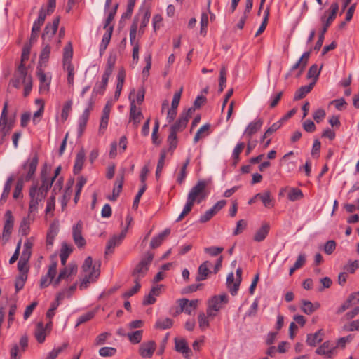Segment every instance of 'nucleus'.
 Listing matches in <instances>:
<instances>
[{
	"mask_svg": "<svg viewBox=\"0 0 359 359\" xmlns=\"http://www.w3.org/2000/svg\"><path fill=\"white\" fill-rule=\"evenodd\" d=\"M100 264L93 266L91 257L89 256L86 258L82 266V270L85 274L80 280L79 290L87 289L88 284L95 281L100 274Z\"/></svg>",
	"mask_w": 359,
	"mask_h": 359,
	"instance_id": "nucleus-1",
	"label": "nucleus"
},
{
	"mask_svg": "<svg viewBox=\"0 0 359 359\" xmlns=\"http://www.w3.org/2000/svg\"><path fill=\"white\" fill-rule=\"evenodd\" d=\"M338 11H339L338 3L334 2L330 6L328 16L327 17V15H326L327 12H325L324 15H323L321 17L320 20L323 23V28H322L320 34L318 36V39L314 46L315 50H319L320 49V48L322 47L323 41H324V35L326 33L327 28L330 26L332 22L336 18V15H337Z\"/></svg>",
	"mask_w": 359,
	"mask_h": 359,
	"instance_id": "nucleus-2",
	"label": "nucleus"
},
{
	"mask_svg": "<svg viewBox=\"0 0 359 359\" xmlns=\"http://www.w3.org/2000/svg\"><path fill=\"white\" fill-rule=\"evenodd\" d=\"M229 299L226 294L213 295L207 302L206 313L211 320H213L218 312L228 303Z\"/></svg>",
	"mask_w": 359,
	"mask_h": 359,
	"instance_id": "nucleus-3",
	"label": "nucleus"
},
{
	"mask_svg": "<svg viewBox=\"0 0 359 359\" xmlns=\"http://www.w3.org/2000/svg\"><path fill=\"white\" fill-rule=\"evenodd\" d=\"M207 182L205 180H199L195 186H194L189 191L187 199L194 203H201L204 201L207 196L205 188Z\"/></svg>",
	"mask_w": 359,
	"mask_h": 359,
	"instance_id": "nucleus-4",
	"label": "nucleus"
},
{
	"mask_svg": "<svg viewBox=\"0 0 359 359\" xmlns=\"http://www.w3.org/2000/svg\"><path fill=\"white\" fill-rule=\"evenodd\" d=\"M39 163V157L37 154L27 159L26 162L22 165V169L25 173L22 174L19 178L23 180L25 182L30 181L34 176L35 172Z\"/></svg>",
	"mask_w": 359,
	"mask_h": 359,
	"instance_id": "nucleus-5",
	"label": "nucleus"
},
{
	"mask_svg": "<svg viewBox=\"0 0 359 359\" xmlns=\"http://www.w3.org/2000/svg\"><path fill=\"white\" fill-rule=\"evenodd\" d=\"M153 259L154 254L148 252L146 254V256L142 258L138 264L135 266L133 273V276L135 277V278L140 279L146 275Z\"/></svg>",
	"mask_w": 359,
	"mask_h": 359,
	"instance_id": "nucleus-6",
	"label": "nucleus"
},
{
	"mask_svg": "<svg viewBox=\"0 0 359 359\" xmlns=\"http://www.w3.org/2000/svg\"><path fill=\"white\" fill-rule=\"evenodd\" d=\"M60 17H55L52 23H47L42 34V39L44 43H53V38L55 36L60 23Z\"/></svg>",
	"mask_w": 359,
	"mask_h": 359,
	"instance_id": "nucleus-7",
	"label": "nucleus"
},
{
	"mask_svg": "<svg viewBox=\"0 0 359 359\" xmlns=\"http://www.w3.org/2000/svg\"><path fill=\"white\" fill-rule=\"evenodd\" d=\"M26 78L32 79V76L27 75V69L25 64H20L17 70L15 72L13 78L11 80V83L13 87L19 88L21 84L25 83Z\"/></svg>",
	"mask_w": 359,
	"mask_h": 359,
	"instance_id": "nucleus-8",
	"label": "nucleus"
},
{
	"mask_svg": "<svg viewBox=\"0 0 359 359\" xmlns=\"http://www.w3.org/2000/svg\"><path fill=\"white\" fill-rule=\"evenodd\" d=\"M177 302L179 303V309L176 311L174 316H177L182 312L191 314L192 311L197 309L199 302L198 299L189 300L185 298L180 299Z\"/></svg>",
	"mask_w": 359,
	"mask_h": 359,
	"instance_id": "nucleus-9",
	"label": "nucleus"
},
{
	"mask_svg": "<svg viewBox=\"0 0 359 359\" xmlns=\"http://www.w3.org/2000/svg\"><path fill=\"white\" fill-rule=\"evenodd\" d=\"M316 353L326 358H333L337 353L334 344L330 341L323 342L316 350Z\"/></svg>",
	"mask_w": 359,
	"mask_h": 359,
	"instance_id": "nucleus-10",
	"label": "nucleus"
},
{
	"mask_svg": "<svg viewBox=\"0 0 359 359\" xmlns=\"http://www.w3.org/2000/svg\"><path fill=\"white\" fill-rule=\"evenodd\" d=\"M83 226V222L79 220L72 227V238L79 248H83L86 245V241L82 235Z\"/></svg>",
	"mask_w": 359,
	"mask_h": 359,
	"instance_id": "nucleus-11",
	"label": "nucleus"
},
{
	"mask_svg": "<svg viewBox=\"0 0 359 359\" xmlns=\"http://www.w3.org/2000/svg\"><path fill=\"white\" fill-rule=\"evenodd\" d=\"M30 201L29 210L33 212L37 210L39 203L42 201L45 197L41 193H37V185H32L29 189Z\"/></svg>",
	"mask_w": 359,
	"mask_h": 359,
	"instance_id": "nucleus-12",
	"label": "nucleus"
},
{
	"mask_svg": "<svg viewBox=\"0 0 359 359\" xmlns=\"http://www.w3.org/2000/svg\"><path fill=\"white\" fill-rule=\"evenodd\" d=\"M135 90L133 89L130 94L129 99L130 100V121L133 122V125L135 127L138 126V124L140 123L142 118H143V114L140 110L137 108L135 100L134 99H131V95L134 93Z\"/></svg>",
	"mask_w": 359,
	"mask_h": 359,
	"instance_id": "nucleus-13",
	"label": "nucleus"
},
{
	"mask_svg": "<svg viewBox=\"0 0 359 359\" xmlns=\"http://www.w3.org/2000/svg\"><path fill=\"white\" fill-rule=\"evenodd\" d=\"M127 231L128 227H126L118 235H114L109 240L106 246L105 255L111 254L114 252L115 247L119 245L121 243L126 237Z\"/></svg>",
	"mask_w": 359,
	"mask_h": 359,
	"instance_id": "nucleus-14",
	"label": "nucleus"
},
{
	"mask_svg": "<svg viewBox=\"0 0 359 359\" xmlns=\"http://www.w3.org/2000/svg\"><path fill=\"white\" fill-rule=\"evenodd\" d=\"M156 348V344L154 341L151 340L144 342L139 347V354L144 358H151Z\"/></svg>",
	"mask_w": 359,
	"mask_h": 359,
	"instance_id": "nucleus-15",
	"label": "nucleus"
},
{
	"mask_svg": "<svg viewBox=\"0 0 359 359\" xmlns=\"http://www.w3.org/2000/svg\"><path fill=\"white\" fill-rule=\"evenodd\" d=\"M36 74L39 80V93H46L49 90L50 79L47 78L43 67H37Z\"/></svg>",
	"mask_w": 359,
	"mask_h": 359,
	"instance_id": "nucleus-16",
	"label": "nucleus"
},
{
	"mask_svg": "<svg viewBox=\"0 0 359 359\" xmlns=\"http://www.w3.org/2000/svg\"><path fill=\"white\" fill-rule=\"evenodd\" d=\"M263 125V120L261 118H256L254 121L250 122L246 127L243 135L248 140L250 141L252 135L257 133Z\"/></svg>",
	"mask_w": 359,
	"mask_h": 359,
	"instance_id": "nucleus-17",
	"label": "nucleus"
},
{
	"mask_svg": "<svg viewBox=\"0 0 359 359\" xmlns=\"http://www.w3.org/2000/svg\"><path fill=\"white\" fill-rule=\"evenodd\" d=\"M310 55L311 51H306L304 53L300 59L292 66L290 72H292L294 70L299 69V72L297 76L299 77L308 64Z\"/></svg>",
	"mask_w": 359,
	"mask_h": 359,
	"instance_id": "nucleus-18",
	"label": "nucleus"
},
{
	"mask_svg": "<svg viewBox=\"0 0 359 359\" xmlns=\"http://www.w3.org/2000/svg\"><path fill=\"white\" fill-rule=\"evenodd\" d=\"M57 273V263L53 262L50 266L48 273L46 276H42L40 280L41 288H45L49 285Z\"/></svg>",
	"mask_w": 359,
	"mask_h": 359,
	"instance_id": "nucleus-19",
	"label": "nucleus"
},
{
	"mask_svg": "<svg viewBox=\"0 0 359 359\" xmlns=\"http://www.w3.org/2000/svg\"><path fill=\"white\" fill-rule=\"evenodd\" d=\"M359 303V293H352L348 299L337 309V314H341L346 309Z\"/></svg>",
	"mask_w": 359,
	"mask_h": 359,
	"instance_id": "nucleus-20",
	"label": "nucleus"
},
{
	"mask_svg": "<svg viewBox=\"0 0 359 359\" xmlns=\"http://www.w3.org/2000/svg\"><path fill=\"white\" fill-rule=\"evenodd\" d=\"M51 44L49 43H42V50L39 55V60L37 67H46L49 59L51 50Z\"/></svg>",
	"mask_w": 359,
	"mask_h": 359,
	"instance_id": "nucleus-21",
	"label": "nucleus"
},
{
	"mask_svg": "<svg viewBox=\"0 0 359 359\" xmlns=\"http://www.w3.org/2000/svg\"><path fill=\"white\" fill-rule=\"evenodd\" d=\"M14 224V217L12 212L8 210L5 212V223L3 229V236H9L13 231Z\"/></svg>",
	"mask_w": 359,
	"mask_h": 359,
	"instance_id": "nucleus-22",
	"label": "nucleus"
},
{
	"mask_svg": "<svg viewBox=\"0 0 359 359\" xmlns=\"http://www.w3.org/2000/svg\"><path fill=\"white\" fill-rule=\"evenodd\" d=\"M175 350L178 353L185 355L184 357L186 358H189L188 354L191 353V350L189 347L187 342L184 339H175Z\"/></svg>",
	"mask_w": 359,
	"mask_h": 359,
	"instance_id": "nucleus-23",
	"label": "nucleus"
},
{
	"mask_svg": "<svg viewBox=\"0 0 359 359\" xmlns=\"http://www.w3.org/2000/svg\"><path fill=\"white\" fill-rule=\"evenodd\" d=\"M41 185L40 186V187H37V193H41L43 195H44V197H46L48 191L52 187L54 178H51L50 180L48 179L46 177V173L42 172L41 174Z\"/></svg>",
	"mask_w": 359,
	"mask_h": 359,
	"instance_id": "nucleus-24",
	"label": "nucleus"
},
{
	"mask_svg": "<svg viewBox=\"0 0 359 359\" xmlns=\"http://www.w3.org/2000/svg\"><path fill=\"white\" fill-rule=\"evenodd\" d=\"M113 30H114V27L113 26H110V27H109L107 29L106 32L103 35L102 40V41L100 43V56H102L103 55V53L106 50V49H107V46H108V45H109V43L110 42Z\"/></svg>",
	"mask_w": 359,
	"mask_h": 359,
	"instance_id": "nucleus-25",
	"label": "nucleus"
},
{
	"mask_svg": "<svg viewBox=\"0 0 359 359\" xmlns=\"http://www.w3.org/2000/svg\"><path fill=\"white\" fill-rule=\"evenodd\" d=\"M324 334L322 329L318 330L314 334H308L306 342L310 346H316L318 344L323 341V335Z\"/></svg>",
	"mask_w": 359,
	"mask_h": 359,
	"instance_id": "nucleus-26",
	"label": "nucleus"
},
{
	"mask_svg": "<svg viewBox=\"0 0 359 359\" xmlns=\"http://www.w3.org/2000/svg\"><path fill=\"white\" fill-rule=\"evenodd\" d=\"M211 263L208 261L203 262L198 267L196 280L201 281L207 278L208 275L210 273V266Z\"/></svg>",
	"mask_w": 359,
	"mask_h": 359,
	"instance_id": "nucleus-27",
	"label": "nucleus"
},
{
	"mask_svg": "<svg viewBox=\"0 0 359 359\" xmlns=\"http://www.w3.org/2000/svg\"><path fill=\"white\" fill-rule=\"evenodd\" d=\"M255 198H259L263 205L267 208H272L274 206V202L269 191L258 193L255 195Z\"/></svg>",
	"mask_w": 359,
	"mask_h": 359,
	"instance_id": "nucleus-28",
	"label": "nucleus"
},
{
	"mask_svg": "<svg viewBox=\"0 0 359 359\" xmlns=\"http://www.w3.org/2000/svg\"><path fill=\"white\" fill-rule=\"evenodd\" d=\"M73 56V48L71 42H69L64 48L63 52V67L73 65L72 64V59Z\"/></svg>",
	"mask_w": 359,
	"mask_h": 359,
	"instance_id": "nucleus-29",
	"label": "nucleus"
},
{
	"mask_svg": "<svg viewBox=\"0 0 359 359\" xmlns=\"http://www.w3.org/2000/svg\"><path fill=\"white\" fill-rule=\"evenodd\" d=\"M270 226L267 223H264L256 231L254 236V240L257 242L263 241L269 234Z\"/></svg>",
	"mask_w": 359,
	"mask_h": 359,
	"instance_id": "nucleus-30",
	"label": "nucleus"
},
{
	"mask_svg": "<svg viewBox=\"0 0 359 359\" xmlns=\"http://www.w3.org/2000/svg\"><path fill=\"white\" fill-rule=\"evenodd\" d=\"M170 233V229H165L163 231L160 233L157 236L154 237L150 243V246L151 248H156L161 245L164 238L167 237Z\"/></svg>",
	"mask_w": 359,
	"mask_h": 359,
	"instance_id": "nucleus-31",
	"label": "nucleus"
},
{
	"mask_svg": "<svg viewBox=\"0 0 359 359\" xmlns=\"http://www.w3.org/2000/svg\"><path fill=\"white\" fill-rule=\"evenodd\" d=\"M188 123L187 120L180 116L176 122L170 126V133L177 135L178 132L182 131Z\"/></svg>",
	"mask_w": 359,
	"mask_h": 359,
	"instance_id": "nucleus-32",
	"label": "nucleus"
},
{
	"mask_svg": "<svg viewBox=\"0 0 359 359\" xmlns=\"http://www.w3.org/2000/svg\"><path fill=\"white\" fill-rule=\"evenodd\" d=\"M315 85V81H313L307 86H303L300 87L296 92L294 96L295 100H299L304 98L311 90L313 89Z\"/></svg>",
	"mask_w": 359,
	"mask_h": 359,
	"instance_id": "nucleus-33",
	"label": "nucleus"
},
{
	"mask_svg": "<svg viewBox=\"0 0 359 359\" xmlns=\"http://www.w3.org/2000/svg\"><path fill=\"white\" fill-rule=\"evenodd\" d=\"M241 280L235 278L234 274L231 273L228 275L226 285L230 292H237L239 289Z\"/></svg>",
	"mask_w": 359,
	"mask_h": 359,
	"instance_id": "nucleus-34",
	"label": "nucleus"
},
{
	"mask_svg": "<svg viewBox=\"0 0 359 359\" xmlns=\"http://www.w3.org/2000/svg\"><path fill=\"white\" fill-rule=\"evenodd\" d=\"M85 151L81 149L80 150L76 156L75 163L74 166V174H79L80 171L82 170L83 165L85 160Z\"/></svg>",
	"mask_w": 359,
	"mask_h": 359,
	"instance_id": "nucleus-35",
	"label": "nucleus"
},
{
	"mask_svg": "<svg viewBox=\"0 0 359 359\" xmlns=\"http://www.w3.org/2000/svg\"><path fill=\"white\" fill-rule=\"evenodd\" d=\"M34 335L36 341L39 344H42L45 341L46 334V328L44 327L43 322H39L37 323Z\"/></svg>",
	"mask_w": 359,
	"mask_h": 359,
	"instance_id": "nucleus-36",
	"label": "nucleus"
},
{
	"mask_svg": "<svg viewBox=\"0 0 359 359\" xmlns=\"http://www.w3.org/2000/svg\"><path fill=\"white\" fill-rule=\"evenodd\" d=\"M46 12L43 7L41 8L39 12V16L37 20H36L33 24L32 28L33 31L41 29V27L43 25L46 18Z\"/></svg>",
	"mask_w": 359,
	"mask_h": 359,
	"instance_id": "nucleus-37",
	"label": "nucleus"
},
{
	"mask_svg": "<svg viewBox=\"0 0 359 359\" xmlns=\"http://www.w3.org/2000/svg\"><path fill=\"white\" fill-rule=\"evenodd\" d=\"M108 83V81H106L105 79H102V81L100 82H97L93 87V90L92 92V97L96 96L97 95H103L104 93V91L106 90L107 86Z\"/></svg>",
	"mask_w": 359,
	"mask_h": 359,
	"instance_id": "nucleus-38",
	"label": "nucleus"
},
{
	"mask_svg": "<svg viewBox=\"0 0 359 359\" xmlns=\"http://www.w3.org/2000/svg\"><path fill=\"white\" fill-rule=\"evenodd\" d=\"M211 320L208 315L201 312L198 315V325L201 330H205L210 327L209 320Z\"/></svg>",
	"mask_w": 359,
	"mask_h": 359,
	"instance_id": "nucleus-39",
	"label": "nucleus"
},
{
	"mask_svg": "<svg viewBox=\"0 0 359 359\" xmlns=\"http://www.w3.org/2000/svg\"><path fill=\"white\" fill-rule=\"evenodd\" d=\"M143 330H139L132 332H129L127 334L128 339L133 344H137L140 343L142 339Z\"/></svg>",
	"mask_w": 359,
	"mask_h": 359,
	"instance_id": "nucleus-40",
	"label": "nucleus"
},
{
	"mask_svg": "<svg viewBox=\"0 0 359 359\" xmlns=\"http://www.w3.org/2000/svg\"><path fill=\"white\" fill-rule=\"evenodd\" d=\"M173 325V320L170 318L164 319H158L156 322L155 327L161 330H165L172 327Z\"/></svg>",
	"mask_w": 359,
	"mask_h": 359,
	"instance_id": "nucleus-41",
	"label": "nucleus"
},
{
	"mask_svg": "<svg viewBox=\"0 0 359 359\" xmlns=\"http://www.w3.org/2000/svg\"><path fill=\"white\" fill-rule=\"evenodd\" d=\"M95 314H96L95 311H88L87 313L80 316L77 319V322H76L75 327H77L80 325L90 320L91 319H93L95 317Z\"/></svg>",
	"mask_w": 359,
	"mask_h": 359,
	"instance_id": "nucleus-42",
	"label": "nucleus"
},
{
	"mask_svg": "<svg viewBox=\"0 0 359 359\" xmlns=\"http://www.w3.org/2000/svg\"><path fill=\"white\" fill-rule=\"evenodd\" d=\"M226 73L227 70L225 66H222L220 72H219V89L218 91L222 93L224 90V87L226 86Z\"/></svg>",
	"mask_w": 359,
	"mask_h": 359,
	"instance_id": "nucleus-43",
	"label": "nucleus"
},
{
	"mask_svg": "<svg viewBox=\"0 0 359 359\" xmlns=\"http://www.w3.org/2000/svg\"><path fill=\"white\" fill-rule=\"evenodd\" d=\"M151 17V11L149 8L144 11V16L139 28V34H142L144 32L145 27L147 26Z\"/></svg>",
	"mask_w": 359,
	"mask_h": 359,
	"instance_id": "nucleus-44",
	"label": "nucleus"
},
{
	"mask_svg": "<svg viewBox=\"0 0 359 359\" xmlns=\"http://www.w3.org/2000/svg\"><path fill=\"white\" fill-rule=\"evenodd\" d=\"M245 143L244 142H238L235 148L233 149V153H232V158L234 161V163L236 164L239 160H240V154L243 151V150L245 148Z\"/></svg>",
	"mask_w": 359,
	"mask_h": 359,
	"instance_id": "nucleus-45",
	"label": "nucleus"
},
{
	"mask_svg": "<svg viewBox=\"0 0 359 359\" xmlns=\"http://www.w3.org/2000/svg\"><path fill=\"white\" fill-rule=\"evenodd\" d=\"M304 197L303 192L298 188H292L288 193V199L291 201H296Z\"/></svg>",
	"mask_w": 359,
	"mask_h": 359,
	"instance_id": "nucleus-46",
	"label": "nucleus"
},
{
	"mask_svg": "<svg viewBox=\"0 0 359 359\" xmlns=\"http://www.w3.org/2000/svg\"><path fill=\"white\" fill-rule=\"evenodd\" d=\"M13 181V177L12 176L9 177L7 179V180L4 184V190H3V192L1 194V201H5L7 199V198L8 197V196L10 194Z\"/></svg>",
	"mask_w": 359,
	"mask_h": 359,
	"instance_id": "nucleus-47",
	"label": "nucleus"
},
{
	"mask_svg": "<svg viewBox=\"0 0 359 359\" xmlns=\"http://www.w3.org/2000/svg\"><path fill=\"white\" fill-rule=\"evenodd\" d=\"M210 124H205L202 126L196 132L194 138V143H196L199 141V140L203 137L205 136L208 134V130L210 129Z\"/></svg>",
	"mask_w": 359,
	"mask_h": 359,
	"instance_id": "nucleus-48",
	"label": "nucleus"
},
{
	"mask_svg": "<svg viewBox=\"0 0 359 359\" xmlns=\"http://www.w3.org/2000/svg\"><path fill=\"white\" fill-rule=\"evenodd\" d=\"M165 157H166L165 151H162L161 152V154H160V158L158 159V163H157V167H156V178L157 180L161 176V173L162 170H163V166H164V163H165Z\"/></svg>",
	"mask_w": 359,
	"mask_h": 359,
	"instance_id": "nucleus-49",
	"label": "nucleus"
},
{
	"mask_svg": "<svg viewBox=\"0 0 359 359\" xmlns=\"http://www.w3.org/2000/svg\"><path fill=\"white\" fill-rule=\"evenodd\" d=\"M319 304H316V305H314L309 301H303V305L302 307V311L304 312L306 314H311L313 311H315L318 307Z\"/></svg>",
	"mask_w": 359,
	"mask_h": 359,
	"instance_id": "nucleus-50",
	"label": "nucleus"
},
{
	"mask_svg": "<svg viewBox=\"0 0 359 359\" xmlns=\"http://www.w3.org/2000/svg\"><path fill=\"white\" fill-rule=\"evenodd\" d=\"M194 205V203L193 202H191L187 199V203L184 207V209H183L182 212H181V214L177 217V219H176V222H179L182 221L184 218V217L186 215H187L191 211V209H192Z\"/></svg>",
	"mask_w": 359,
	"mask_h": 359,
	"instance_id": "nucleus-51",
	"label": "nucleus"
},
{
	"mask_svg": "<svg viewBox=\"0 0 359 359\" xmlns=\"http://www.w3.org/2000/svg\"><path fill=\"white\" fill-rule=\"evenodd\" d=\"M320 72V69H318V65L314 64L310 67L307 73L308 79H313V81H316Z\"/></svg>",
	"mask_w": 359,
	"mask_h": 359,
	"instance_id": "nucleus-52",
	"label": "nucleus"
},
{
	"mask_svg": "<svg viewBox=\"0 0 359 359\" xmlns=\"http://www.w3.org/2000/svg\"><path fill=\"white\" fill-rule=\"evenodd\" d=\"M137 28H138V22H137V18L135 17L134 18V20H133V22L130 26V43L132 46H134L135 44L134 42H135V39L136 38Z\"/></svg>",
	"mask_w": 359,
	"mask_h": 359,
	"instance_id": "nucleus-53",
	"label": "nucleus"
},
{
	"mask_svg": "<svg viewBox=\"0 0 359 359\" xmlns=\"http://www.w3.org/2000/svg\"><path fill=\"white\" fill-rule=\"evenodd\" d=\"M117 352V350L114 347H102L99 350V354L102 357H112Z\"/></svg>",
	"mask_w": 359,
	"mask_h": 359,
	"instance_id": "nucleus-54",
	"label": "nucleus"
},
{
	"mask_svg": "<svg viewBox=\"0 0 359 359\" xmlns=\"http://www.w3.org/2000/svg\"><path fill=\"white\" fill-rule=\"evenodd\" d=\"M282 120H279L278 121L272 124L271 126H270L264 133V134L262 136V140H264L265 138L270 136L271 134H273L274 132H276L277 130H278L281 126H282Z\"/></svg>",
	"mask_w": 359,
	"mask_h": 359,
	"instance_id": "nucleus-55",
	"label": "nucleus"
},
{
	"mask_svg": "<svg viewBox=\"0 0 359 359\" xmlns=\"http://www.w3.org/2000/svg\"><path fill=\"white\" fill-rule=\"evenodd\" d=\"M167 142L169 145L168 150L172 153L177 148L178 144L177 135L170 133Z\"/></svg>",
	"mask_w": 359,
	"mask_h": 359,
	"instance_id": "nucleus-56",
	"label": "nucleus"
},
{
	"mask_svg": "<svg viewBox=\"0 0 359 359\" xmlns=\"http://www.w3.org/2000/svg\"><path fill=\"white\" fill-rule=\"evenodd\" d=\"M72 100L67 101L65 103V104L63 105V107L62 109V113H61V118H62V122H65L67 119L69 114L72 110Z\"/></svg>",
	"mask_w": 359,
	"mask_h": 359,
	"instance_id": "nucleus-57",
	"label": "nucleus"
},
{
	"mask_svg": "<svg viewBox=\"0 0 359 359\" xmlns=\"http://www.w3.org/2000/svg\"><path fill=\"white\" fill-rule=\"evenodd\" d=\"M27 278V274L22 273V275H19L15 283V287L16 292H18L19 290H22L25 285V281Z\"/></svg>",
	"mask_w": 359,
	"mask_h": 359,
	"instance_id": "nucleus-58",
	"label": "nucleus"
},
{
	"mask_svg": "<svg viewBox=\"0 0 359 359\" xmlns=\"http://www.w3.org/2000/svg\"><path fill=\"white\" fill-rule=\"evenodd\" d=\"M269 15V8H267L264 11V16L263 21H262L259 28L257 31V32L255 34V36H258L259 34H261L265 30L266 25H267V22H268Z\"/></svg>",
	"mask_w": 359,
	"mask_h": 359,
	"instance_id": "nucleus-59",
	"label": "nucleus"
},
{
	"mask_svg": "<svg viewBox=\"0 0 359 359\" xmlns=\"http://www.w3.org/2000/svg\"><path fill=\"white\" fill-rule=\"evenodd\" d=\"M124 182V173L123 172L120 174L115 182L114 188L113 189V191L118 192V195L120 194V193L122 191L123 184Z\"/></svg>",
	"mask_w": 359,
	"mask_h": 359,
	"instance_id": "nucleus-60",
	"label": "nucleus"
},
{
	"mask_svg": "<svg viewBox=\"0 0 359 359\" xmlns=\"http://www.w3.org/2000/svg\"><path fill=\"white\" fill-rule=\"evenodd\" d=\"M337 243L334 240L327 241L323 247V250L327 255H331L336 249Z\"/></svg>",
	"mask_w": 359,
	"mask_h": 359,
	"instance_id": "nucleus-61",
	"label": "nucleus"
},
{
	"mask_svg": "<svg viewBox=\"0 0 359 359\" xmlns=\"http://www.w3.org/2000/svg\"><path fill=\"white\" fill-rule=\"evenodd\" d=\"M160 293H149L147 295L144 297L142 304L144 306H147L154 304L156 301V297Z\"/></svg>",
	"mask_w": 359,
	"mask_h": 359,
	"instance_id": "nucleus-62",
	"label": "nucleus"
},
{
	"mask_svg": "<svg viewBox=\"0 0 359 359\" xmlns=\"http://www.w3.org/2000/svg\"><path fill=\"white\" fill-rule=\"evenodd\" d=\"M25 182V181H24L23 180H22L20 178H19L18 180L15 187V190H14L13 194V196L14 198L17 199L19 198L20 195L21 194L22 189L23 188Z\"/></svg>",
	"mask_w": 359,
	"mask_h": 359,
	"instance_id": "nucleus-63",
	"label": "nucleus"
},
{
	"mask_svg": "<svg viewBox=\"0 0 359 359\" xmlns=\"http://www.w3.org/2000/svg\"><path fill=\"white\" fill-rule=\"evenodd\" d=\"M358 267L359 260H355L353 262H350L344 266V269L350 273H353Z\"/></svg>",
	"mask_w": 359,
	"mask_h": 359,
	"instance_id": "nucleus-64",
	"label": "nucleus"
}]
</instances>
